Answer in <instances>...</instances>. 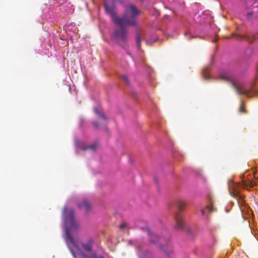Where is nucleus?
Returning <instances> with one entry per match:
<instances>
[{
    "mask_svg": "<svg viewBox=\"0 0 258 258\" xmlns=\"http://www.w3.org/2000/svg\"><path fill=\"white\" fill-rule=\"evenodd\" d=\"M245 111V107L243 101H241L240 106L239 108V112L240 113H243Z\"/></svg>",
    "mask_w": 258,
    "mask_h": 258,
    "instance_id": "15",
    "label": "nucleus"
},
{
    "mask_svg": "<svg viewBox=\"0 0 258 258\" xmlns=\"http://www.w3.org/2000/svg\"><path fill=\"white\" fill-rule=\"evenodd\" d=\"M246 3L247 5H249L251 4H253L252 7L253 8L258 7V3L256 1L253 2L252 0H247L246 1Z\"/></svg>",
    "mask_w": 258,
    "mask_h": 258,
    "instance_id": "14",
    "label": "nucleus"
},
{
    "mask_svg": "<svg viewBox=\"0 0 258 258\" xmlns=\"http://www.w3.org/2000/svg\"><path fill=\"white\" fill-rule=\"evenodd\" d=\"M255 185V182L251 181L249 179L243 180L242 183L238 184L234 183L233 181L229 180L228 182V190L230 195L238 201L239 200L242 201L243 196L240 195L239 191V187L243 188L249 189L253 187Z\"/></svg>",
    "mask_w": 258,
    "mask_h": 258,
    "instance_id": "2",
    "label": "nucleus"
},
{
    "mask_svg": "<svg viewBox=\"0 0 258 258\" xmlns=\"http://www.w3.org/2000/svg\"><path fill=\"white\" fill-rule=\"evenodd\" d=\"M219 78L225 82H230L232 84V88L235 90L238 95H245L250 97L249 91L244 88H240L236 84L233 75L229 72H224L219 75Z\"/></svg>",
    "mask_w": 258,
    "mask_h": 258,
    "instance_id": "3",
    "label": "nucleus"
},
{
    "mask_svg": "<svg viewBox=\"0 0 258 258\" xmlns=\"http://www.w3.org/2000/svg\"><path fill=\"white\" fill-rule=\"evenodd\" d=\"M112 37L118 44L124 47L128 40L127 30L124 27H120V29H116Z\"/></svg>",
    "mask_w": 258,
    "mask_h": 258,
    "instance_id": "5",
    "label": "nucleus"
},
{
    "mask_svg": "<svg viewBox=\"0 0 258 258\" xmlns=\"http://www.w3.org/2000/svg\"><path fill=\"white\" fill-rule=\"evenodd\" d=\"M94 112L97 114L99 117L102 118L105 121L107 120V118L105 115L101 110H99L97 108H95Z\"/></svg>",
    "mask_w": 258,
    "mask_h": 258,
    "instance_id": "10",
    "label": "nucleus"
},
{
    "mask_svg": "<svg viewBox=\"0 0 258 258\" xmlns=\"http://www.w3.org/2000/svg\"><path fill=\"white\" fill-rule=\"evenodd\" d=\"M94 242V240L92 237H89L86 242L82 244V246L83 249L89 252V254H86L82 252V258H104L101 255H97L95 253L92 252V245Z\"/></svg>",
    "mask_w": 258,
    "mask_h": 258,
    "instance_id": "6",
    "label": "nucleus"
},
{
    "mask_svg": "<svg viewBox=\"0 0 258 258\" xmlns=\"http://www.w3.org/2000/svg\"><path fill=\"white\" fill-rule=\"evenodd\" d=\"M176 205L178 208V212L174 216L175 224L174 228L177 230H181L184 228V222L179 215L181 212L186 206L185 202L182 199H178L175 202Z\"/></svg>",
    "mask_w": 258,
    "mask_h": 258,
    "instance_id": "4",
    "label": "nucleus"
},
{
    "mask_svg": "<svg viewBox=\"0 0 258 258\" xmlns=\"http://www.w3.org/2000/svg\"><path fill=\"white\" fill-rule=\"evenodd\" d=\"M206 209L210 212H214L216 210V208L214 207V203L212 200H211L209 205L206 206Z\"/></svg>",
    "mask_w": 258,
    "mask_h": 258,
    "instance_id": "12",
    "label": "nucleus"
},
{
    "mask_svg": "<svg viewBox=\"0 0 258 258\" xmlns=\"http://www.w3.org/2000/svg\"><path fill=\"white\" fill-rule=\"evenodd\" d=\"M105 8L106 13L109 15L112 20L115 23V19L117 18L116 13L114 11V6L108 5L107 3H105Z\"/></svg>",
    "mask_w": 258,
    "mask_h": 258,
    "instance_id": "8",
    "label": "nucleus"
},
{
    "mask_svg": "<svg viewBox=\"0 0 258 258\" xmlns=\"http://www.w3.org/2000/svg\"><path fill=\"white\" fill-rule=\"evenodd\" d=\"M232 36H236L237 39H245L249 42H251V41L249 39V37H248L246 35H236L235 34H233Z\"/></svg>",
    "mask_w": 258,
    "mask_h": 258,
    "instance_id": "13",
    "label": "nucleus"
},
{
    "mask_svg": "<svg viewBox=\"0 0 258 258\" xmlns=\"http://www.w3.org/2000/svg\"><path fill=\"white\" fill-rule=\"evenodd\" d=\"M126 224L125 223H122L120 225L119 227H120V229H123L125 227H126Z\"/></svg>",
    "mask_w": 258,
    "mask_h": 258,
    "instance_id": "20",
    "label": "nucleus"
},
{
    "mask_svg": "<svg viewBox=\"0 0 258 258\" xmlns=\"http://www.w3.org/2000/svg\"><path fill=\"white\" fill-rule=\"evenodd\" d=\"M136 39H137L136 40H137V46H138V48H140V46H141V36L139 34H137Z\"/></svg>",
    "mask_w": 258,
    "mask_h": 258,
    "instance_id": "16",
    "label": "nucleus"
},
{
    "mask_svg": "<svg viewBox=\"0 0 258 258\" xmlns=\"http://www.w3.org/2000/svg\"><path fill=\"white\" fill-rule=\"evenodd\" d=\"M254 14H255V11H252L251 12H248L247 14V18L248 19H249L251 16L254 15Z\"/></svg>",
    "mask_w": 258,
    "mask_h": 258,
    "instance_id": "18",
    "label": "nucleus"
},
{
    "mask_svg": "<svg viewBox=\"0 0 258 258\" xmlns=\"http://www.w3.org/2000/svg\"><path fill=\"white\" fill-rule=\"evenodd\" d=\"M93 124L96 128H98L100 125L99 123L97 121H94Z\"/></svg>",
    "mask_w": 258,
    "mask_h": 258,
    "instance_id": "19",
    "label": "nucleus"
},
{
    "mask_svg": "<svg viewBox=\"0 0 258 258\" xmlns=\"http://www.w3.org/2000/svg\"><path fill=\"white\" fill-rule=\"evenodd\" d=\"M98 145V144L97 142H94L90 145H86L82 143V150H83V151H88V150L94 151L96 149Z\"/></svg>",
    "mask_w": 258,
    "mask_h": 258,
    "instance_id": "9",
    "label": "nucleus"
},
{
    "mask_svg": "<svg viewBox=\"0 0 258 258\" xmlns=\"http://www.w3.org/2000/svg\"><path fill=\"white\" fill-rule=\"evenodd\" d=\"M201 214H202V215H205V210L202 209L201 211Z\"/></svg>",
    "mask_w": 258,
    "mask_h": 258,
    "instance_id": "21",
    "label": "nucleus"
},
{
    "mask_svg": "<svg viewBox=\"0 0 258 258\" xmlns=\"http://www.w3.org/2000/svg\"><path fill=\"white\" fill-rule=\"evenodd\" d=\"M122 80L126 83H128V80L126 76L123 75L121 76Z\"/></svg>",
    "mask_w": 258,
    "mask_h": 258,
    "instance_id": "17",
    "label": "nucleus"
},
{
    "mask_svg": "<svg viewBox=\"0 0 258 258\" xmlns=\"http://www.w3.org/2000/svg\"><path fill=\"white\" fill-rule=\"evenodd\" d=\"M92 210V205L91 203L86 199H84L82 201V212H83L84 214L87 215L89 214Z\"/></svg>",
    "mask_w": 258,
    "mask_h": 258,
    "instance_id": "7",
    "label": "nucleus"
},
{
    "mask_svg": "<svg viewBox=\"0 0 258 258\" xmlns=\"http://www.w3.org/2000/svg\"><path fill=\"white\" fill-rule=\"evenodd\" d=\"M149 236H150V238H149L150 241L151 242L154 243H156V242L157 241V240L158 239V237H157V236L154 234L151 233L150 232H149Z\"/></svg>",
    "mask_w": 258,
    "mask_h": 258,
    "instance_id": "11",
    "label": "nucleus"
},
{
    "mask_svg": "<svg viewBox=\"0 0 258 258\" xmlns=\"http://www.w3.org/2000/svg\"><path fill=\"white\" fill-rule=\"evenodd\" d=\"M146 42H147V43H149V41H148V40H147V41H146Z\"/></svg>",
    "mask_w": 258,
    "mask_h": 258,
    "instance_id": "22",
    "label": "nucleus"
},
{
    "mask_svg": "<svg viewBox=\"0 0 258 258\" xmlns=\"http://www.w3.org/2000/svg\"><path fill=\"white\" fill-rule=\"evenodd\" d=\"M141 14V12L133 5L127 6L122 17H117L115 23L120 27L136 26V18Z\"/></svg>",
    "mask_w": 258,
    "mask_h": 258,
    "instance_id": "1",
    "label": "nucleus"
}]
</instances>
